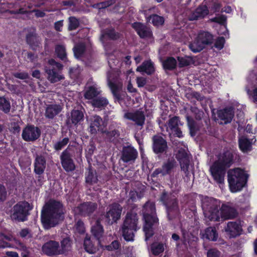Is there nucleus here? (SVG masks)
<instances>
[{"instance_id": "37998d69", "label": "nucleus", "mask_w": 257, "mask_h": 257, "mask_svg": "<svg viewBox=\"0 0 257 257\" xmlns=\"http://www.w3.org/2000/svg\"><path fill=\"white\" fill-rule=\"evenodd\" d=\"M204 237L211 241H216L218 238V233L215 227H207L205 230Z\"/></svg>"}, {"instance_id": "a878e982", "label": "nucleus", "mask_w": 257, "mask_h": 257, "mask_svg": "<svg viewBox=\"0 0 257 257\" xmlns=\"http://www.w3.org/2000/svg\"><path fill=\"white\" fill-rule=\"evenodd\" d=\"M224 229L229 238H234L239 235L242 231L241 226L235 221L228 222Z\"/></svg>"}, {"instance_id": "13d9d810", "label": "nucleus", "mask_w": 257, "mask_h": 257, "mask_svg": "<svg viewBox=\"0 0 257 257\" xmlns=\"http://www.w3.org/2000/svg\"><path fill=\"white\" fill-rule=\"evenodd\" d=\"M19 235L22 238H31L32 237L31 230L29 228H25L20 230Z\"/></svg>"}, {"instance_id": "a211bd4d", "label": "nucleus", "mask_w": 257, "mask_h": 257, "mask_svg": "<svg viewBox=\"0 0 257 257\" xmlns=\"http://www.w3.org/2000/svg\"><path fill=\"white\" fill-rule=\"evenodd\" d=\"M132 27L141 39H150L153 37L151 29L142 23L134 22Z\"/></svg>"}, {"instance_id": "864d4df0", "label": "nucleus", "mask_w": 257, "mask_h": 257, "mask_svg": "<svg viewBox=\"0 0 257 257\" xmlns=\"http://www.w3.org/2000/svg\"><path fill=\"white\" fill-rule=\"evenodd\" d=\"M151 251L155 255H158L164 251V246L163 243H153L151 245Z\"/></svg>"}, {"instance_id": "79ce46f5", "label": "nucleus", "mask_w": 257, "mask_h": 257, "mask_svg": "<svg viewBox=\"0 0 257 257\" xmlns=\"http://www.w3.org/2000/svg\"><path fill=\"white\" fill-rule=\"evenodd\" d=\"M198 41L203 45H209L212 43V35L208 32L200 33L198 36Z\"/></svg>"}, {"instance_id": "3c124183", "label": "nucleus", "mask_w": 257, "mask_h": 257, "mask_svg": "<svg viewBox=\"0 0 257 257\" xmlns=\"http://www.w3.org/2000/svg\"><path fill=\"white\" fill-rule=\"evenodd\" d=\"M0 248H5L7 247H11V243L8 242L7 241H10L12 240V236L5 235L3 233H0Z\"/></svg>"}, {"instance_id": "473e14b6", "label": "nucleus", "mask_w": 257, "mask_h": 257, "mask_svg": "<svg viewBox=\"0 0 257 257\" xmlns=\"http://www.w3.org/2000/svg\"><path fill=\"white\" fill-rule=\"evenodd\" d=\"M238 146L240 151L243 153H247L252 149V145L250 140L244 137L239 139Z\"/></svg>"}, {"instance_id": "4be33fe9", "label": "nucleus", "mask_w": 257, "mask_h": 257, "mask_svg": "<svg viewBox=\"0 0 257 257\" xmlns=\"http://www.w3.org/2000/svg\"><path fill=\"white\" fill-rule=\"evenodd\" d=\"M34 172L36 175H42L46 167V160L42 155L36 154L34 162Z\"/></svg>"}, {"instance_id": "09e8293b", "label": "nucleus", "mask_w": 257, "mask_h": 257, "mask_svg": "<svg viewBox=\"0 0 257 257\" xmlns=\"http://www.w3.org/2000/svg\"><path fill=\"white\" fill-rule=\"evenodd\" d=\"M80 26V22L78 19L74 16H70L68 18V30L70 31L76 30Z\"/></svg>"}, {"instance_id": "72a5a7b5", "label": "nucleus", "mask_w": 257, "mask_h": 257, "mask_svg": "<svg viewBox=\"0 0 257 257\" xmlns=\"http://www.w3.org/2000/svg\"><path fill=\"white\" fill-rule=\"evenodd\" d=\"M91 232L93 235L97 239H99L102 236L104 229L99 220H97L95 224L91 227Z\"/></svg>"}, {"instance_id": "f257e3e1", "label": "nucleus", "mask_w": 257, "mask_h": 257, "mask_svg": "<svg viewBox=\"0 0 257 257\" xmlns=\"http://www.w3.org/2000/svg\"><path fill=\"white\" fill-rule=\"evenodd\" d=\"M64 218V208L59 201L54 199L45 203L41 212V221L45 229L58 225Z\"/></svg>"}, {"instance_id": "603ef678", "label": "nucleus", "mask_w": 257, "mask_h": 257, "mask_svg": "<svg viewBox=\"0 0 257 257\" xmlns=\"http://www.w3.org/2000/svg\"><path fill=\"white\" fill-rule=\"evenodd\" d=\"M177 59L178 61V67L183 68L190 65L192 59L190 57L185 56L184 57L178 56Z\"/></svg>"}, {"instance_id": "c03bdc74", "label": "nucleus", "mask_w": 257, "mask_h": 257, "mask_svg": "<svg viewBox=\"0 0 257 257\" xmlns=\"http://www.w3.org/2000/svg\"><path fill=\"white\" fill-rule=\"evenodd\" d=\"M84 248L87 252L93 253L96 251V248L91 240L90 237L86 235L83 242Z\"/></svg>"}, {"instance_id": "58836bf2", "label": "nucleus", "mask_w": 257, "mask_h": 257, "mask_svg": "<svg viewBox=\"0 0 257 257\" xmlns=\"http://www.w3.org/2000/svg\"><path fill=\"white\" fill-rule=\"evenodd\" d=\"M98 178L95 170H93L89 167L88 173L86 174L85 182L89 185H93L97 183Z\"/></svg>"}, {"instance_id": "dca6fc26", "label": "nucleus", "mask_w": 257, "mask_h": 257, "mask_svg": "<svg viewBox=\"0 0 257 257\" xmlns=\"http://www.w3.org/2000/svg\"><path fill=\"white\" fill-rule=\"evenodd\" d=\"M183 124L181 122L180 117L179 116H174L170 118L168 122L167 131H169L175 137L179 138L183 137L182 132L179 127V125H182Z\"/></svg>"}, {"instance_id": "7ed1b4c3", "label": "nucleus", "mask_w": 257, "mask_h": 257, "mask_svg": "<svg viewBox=\"0 0 257 257\" xmlns=\"http://www.w3.org/2000/svg\"><path fill=\"white\" fill-rule=\"evenodd\" d=\"M143 218L144 224L143 230L145 234V240L148 241L154 234V230L159 224L156 205L154 202L147 201L143 205Z\"/></svg>"}, {"instance_id": "2f4dec72", "label": "nucleus", "mask_w": 257, "mask_h": 257, "mask_svg": "<svg viewBox=\"0 0 257 257\" xmlns=\"http://www.w3.org/2000/svg\"><path fill=\"white\" fill-rule=\"evenodd\" d=\"M176 165V162L174 159H169L164 162L161 167L163 172V176L171 174Z\"/></svg>"}, {"instance_id": "2eb2a0df", "label": "nucleus", "mask_w": 257, "mask_h": 257, "mask_svg": "<svg viewBox=\"0 0 257 257\" xmlns=\"http://www.w3.org/2000/svg\"><path fill=\"white\" fill-rule=\"evenodd\" d=\"M84 120V113L82 110L73 109L70 115H68L66 120V124L69 127L73 126H77Z\"/></svg>"}, {"instance_id": "052dcab7", "label": "nucleus", "mask_w": 257, "mask_h": 257, "mask_svg": "<svg viewBox=\"0 0 257 257\" xmlns=\"http://www.w3.org/2000/svg\"><path fill=\"white\" fill-rule=\"evenodd\" d=\"M76 230L79 234H83L85 231L84 224L81 220H79L75 224Z\"/></svg>"}, {"instance_id": "393cba45", "label": "nucleus", "mask_w": 257, "mask_h": 257, "mask_svg": "<svg viewBox=\"0 0 257 257\" xmlns=\"http://www.w3.org/2000/svg\"><path fill=\"white\" fill-rule=\"evenodd\" d=\"M26 43L33 50H36L41 44L40 39L35 30L29 31L26 36Z\"/></svg>"}, {"instance_id": "f03ea898", "label": "nucleus", "mask_w": 257, "mask_h": 257, "mask_svg": "<svg viewBox=\"0 0 257 257\" xmlns=\"http://www.w3.org/2000/svg\"><path fill=\"white\" fill-rule=\"evenodd\" d=\"M239 157L236 150H227L220 154L217 159L210 167V171L213 180L218 184L224 182L226 171L234 162V159Z\"/></svg>"}, {"instance_id": "6e6d98bb", "label": "nucleus", "mask_w": 257, "mask_h": 257, "mask_svg": "<svg viewBox=\"0 0 257 257\" xmlns=\"http://www.w3.org/2000/svg\"><path fill=\"white\" fill-rule=\"evenodd\" d=\"M120 247V243L117 240L112 241L110 244L102 246L103 250H106L109 251H115Z\"/></svg>"}, {"instance_id": "de8ad7c7", "label": "nucleus", "mask_w": 257, "mask_h": 257, "mask_svg": "<svg viewBox=\"0 0 257 257\" xmlns=\"http://www.w3.org/2000/svg\"><path fill=\"white\" fill-rule=\"evenodd\" d=\"M99 92L94 86H89L84 93V97L87 99H91L96 97Z\"/></svg>"}, {"instance_id": "7c9ffc66", "label": "nucleus", "mask_w": 257, "mask_h": 257, "mask_svg": "<svg viewBox=\"0 0 257 257\" xmlns=\"http://www.w3.org/2000/svg\"><path fill=\"white\" fill-rule=\"evenodd\" d=\"M108 86L111 91L115 101H117L119 103H120L123 100L126 93L125 92L122 93H119V87L115 82L109 81Z\"/></svg>"}, {"instance_id": "4c0bfd02", "label": "nucleus", "mask_w": 257, "mask_h": 257, "mask_svg": "<svg viewBox=\"0 0 257 257\" xmlns=\"http://www.w3.org/2000/svg\"><path fill=\"white\" fill-rule=\"evenodd\" d=\"M71 240L69 237H67L64 238L61 241V246L59 245L60 252L61 254L67 253L71 250Z\"/></svg>"}, {"instance_id": "423d86ee", "label": "nucleus", "mask_w": 257, "mask_h": 257, "mask_svg": "<svg viewBox=\"0 0 257 257\" xmlns=\"http://www.w3.org/2000/svg\"><path fill=\"white\" fill-rule=\"evenodd\" d=\"M138 216L133 211L127 212L121 227L122 235L127 241L134 240L135 233L139 229L138 226Z\"/></svg>"}, {"instance_id": "c85d7f7f", "label": "nucleus", "mask_w": 257, "mask_h": 257, "mask_svg": "<svg viewBox=\"0 0 257 257\" xmlns=\"http://www.w3.org/2000/svg\"><path fill=\"white\" fill-rule=\"evenodd\" d=\"M137 71L142 73H146L147 75H152L155 71L154 64L151 60H146L137 68Z\"/></svg>"}, {"instance_id": "9d476101", "label": "nucleus", "mask_w": 257, "mask_h": 257, "mask_svg": "<svg viewBox=\"0 0 257 257\" xmlns=\"http://www.w3.org/2000/svg\"><path fill=\"white\" fill-rule=\"evenodd\" d=\"M41 134V130L33 124H28L24 128L22 138L26 142H34L38 140Z\"/></svg>"}, {"instance_id": "39448f33", "label": "nucleus", "mask_w": 257, "mask_h": 257, "mask_svg": "<svg viewBox=\"0 0 257 257\" xmlns=\"http://www.w3.org/2000/svg\"><path fill=\"white\" fill-rule=\"evenodd\" d=\"M160 201L165 207L167 219L169 221L179 218L180 214L179 202L174 195L164 191L161 195Z\"/></svg>"}, {"instance_id": "4d7b16f0", "label": "nucleus", "mask_w": 257, "mask_h": 257, "mask_svg": "<svg viewBox=\"0 0 257 257\" xmlns=\"http://www.w3.org/2000/svg\"><path fill=\"white\" fill-rule=\"evenodd\" d=\"M69 142V139L68 138H64L61 141L56 142L54 145V148L56 151L61 150L68 144Z\"/></svg>"}, {"instance_id": "680f3d73", "label": "nucleus", "mask_w": 257, "mask_h": 257, "mask_svg": "<svg viewBox=\"0 0 257 257\" xmlns=\"http://www.w3.org/2000/svg\"><path fill=\"white\" fill-rule=\"evenodd\" d=\"M191 110L192 112H193L195 115V118L197 120H201L202 118L204 112L202 110L199 109L196 107H191Z\"/></svg>"}, {"instance_id": "5701e85b", "label": "nucleus", "mask_w": 257, "mask_h": 257, "mask_svg": "<svg viewBox=\"0 0 257 257\" xmlns=\"http://www.w3.org/2000/svg\"><path fill=\"white\" fill-rule=\"evenodd\" d=\"M97 208L95 203L86 202L81 203L77 207L79 214L83 216H90Z\"/></svg>"}, {"instance_id": "0e129e2a", "label": "nucleus", "mask_w": 257, "mask_h": 257, "mask_svg": "<svg viewBox=\"0 0 257 257\" xmlns=\"http://www.w3.org/2000/svg\"><path fill=\"white\" fill-rule=\"evenodd\" d=\"M138 197V193L135 190H131L129 192V198L128 201L129 202H134L137 200V198Z\"/></svg>"}, {"instance_id": "338daca9", "label": "nucleus", "mask_w": 257, "mask_h": 257, "mask_svg": "<svg viewBox=\"0 0 257 257\" xmlns=\"http://www.w3.org/2000/svg\"><path fill=\"white\" fill-rule=\"evenodd\" d=\"M181 232L182 234V237L181 238V241L182 244H186L187 242H188V238L187 237V236L188 234V232L185 230L184 229H181Z\"/></svg>"}, {"instance_id": "f704fd0d", "label": "nucleus", "mask_w": 257, "mask_h": 257, "mask_svg": "<svg viewBox=\"0 0 257 257\" xmlns=\"http://www.w3.org/2000/svg\"><path fill=\"white\" fill-rule=\"evenodd\" d=\"M162 65L164 70L172 71L176 68L177 62V60L173 57H168L163 62Z\"/></svg>"}, {"instance_id": "ea45409f", "label": "nucleus", "mask_w": 257, "mask_h": 257, "mask_svg": "<svg viewBox=\"0 0 257 257\" xmlns=\"http://www.w3.org/2000/svg\"><path fill=\"white\" fill-rule=\"evenodd\" d=\"M186 119L190 131V134L191 137H195L196 135L197 132L199 131L198 127L197 126L196 122L191 116L186 115Z\"/></svg>"}, {"instance_id": "6ab92c4d", "label": "nucleus", "mask_w": 257, "mask_h": 257, "mask_svg": "<svg viewBox=\"0 0 257 257\" xmlns=\"http://www.w3.org/2000/svg\"><path fill=\"white\" fill-rule=\"evenodd\" d=\"M124 117L135 122L137 125L140 126L144 125L146 119L144 111L140 110L134 112H126L124 114Z\"/></svg>"}, {"instance_id": "ddd939ff", "label": "nucleus", "mask_w": 257, "mask_h": 257, "mask_svg": "<svg viewBox=\"0 0 257 257\" xmlns=\"http://www.w3.org/2000/svg\"><path fill=\"white\" fill-rule=\"evenodd\" d=\"M60 159L62 166L66 172H72L75 170L76 166L72 155L67 149L62 152Z\"/></svg>"}, {"instance_id": "c9c22d12", "label": "nucleus", "mask_w": 257, "mask_h": 257, "mask_svg": "<svg viewBox=\"0 0 257 257\" xmlns=\"http://www.w3.org/2000/svg\"><path fill=\"white\" fill-rule=\"evenodd\" d=\"M86 50V47L84 43H79L76 44L73 48L74 57L77 59L81 58L83 56Z\"/></svg>"}, {"instance_id": "9b49d317", "label": "nucleus", "mask_w": 257, "mask_h": 257, "mask_svg": "<svg viewBox=\"0 0 257 257\" xmlns=\"http://www.w3.org/2000/svg\"><path fill=\"white\" fill-rule=\"evenodd\" d=\"M152 140V149L155 154L161 155L167 152L168 148L167 142L162 136L154 135Z\"/></svg>"}, {"instance_id": "e2e57ef3", "label": "nucleus", "mask_w": 257, "mask_h": 257, "mask_svg": "<svg viewBox=\"0 0 257 257\" xmlns=\"http://www.w3.org/2000/svg\"><path fill=\"white\" fill-rule=\"evenodd\" d=\"M220 252L216 249H209L207 252V257H220Z\"/></svg>"}, {"instance_id": "412c9836", "label": "nucleus", "mask_w": 257, "mask_h": 257, "mask_svg": "<svg viewBox=\"0 0 257 257\" xmlns=\"http://www.w3.org/2000/svg\"><path fill=\"white\" fill-rule=\"evenodd\" d=\"M238 215L237 210L228 204H222L220 207V216L221 220L232 219Z\"/></svg>"}, {"instance_id": "4468645a", "label": "nucleus", "mask_w": 257, "mask_h": 257, "mask_svg": "<svg viewBox=\"0 0 257 257\" xmlns=\"http://www.w3.org/2000/svg\"><path fill=\"white\" fill-rule=\"evenodd\" d=\"M33 209L32 205L26 201L17 203V221L24 222L28 220L30 211Z\"/></svg>"}, {"instance_id": "20e7f679", "label": "nucleus", "mask_w": 257, "mask_h": 257, "mask_svg": "<svg viewBox=\"0 0 257 257\" xmlns=\"http://www.w3.org/2000/svg\"><path fill=\"white\" fill-rule=\"evenodd\" d=\"M201 203L205 218L211 221H220V201L213 197L205 196L202 198Z\"/></svg>"}, {"instance_id": "1a4fd4ad", "label": "nucleus", "mask_w": 257, "mask_h": 257, "mask_svg": "<svg viewBox=\"0 0 257 257\" xmlns=\"http://www.w3.org/2000/svg\"><path fill=\"white\" fill-rule=\"evenodd\" d=\"M109 210L106 212L104 217L108 225L116 222L120 218L122 208L118 203H113L109 206Z\"/></svg>"}, {"instance_id": "f8f14e48", "label": "nucleus", "mask_w": 257, "mask_h": 257, "mask_svg": "<svg viewBox=\"0 0 257 257\" xmlns=\"http://www.w3.org/2000/svg\"><path fill=\"white\" fill-rule=\"evenodd\" d=\"M138 156L137 150L132 145L123 146L121 151V160L123 163H134Z\"/></svg>"}, {"instance_id": "a19ab883", "label": "nucleus", "mask_w": 257, "mask_h": 257, "mask_svg": "<svg viewBox=\"0 0 257 257\" xmlns=\"http://www.w3.org/2000/svg\"><path fill=\"white\" fill-rule=\"evenodd\" d=\"M103 133L105 134L106 140L110 143H116L120 136L119 131L116 129L110 131H105Z\"/></svg>"}, {"instance_id": "b1692460", "label": "nucleus", "mask_w": 257, "mask_h": 257, "mask_svg": "<svg viewBox=\"0 0 257 257\" xmlns=\"http://www.w3.org/2000/svg\"><path fill=\"white\" fill-rule=\"evenodd\" d=\"M104 127V122L100 116L95 115L90 118L89 129L91 134L95 135L97 132H102Z\"/></svg>"}, {"instance_id": "a18cd8bd", "label": "nucleus", "mask_w": 257, "mask_h": 257, "mask_svg": "<svg viewBox=\"0 0 257 257\" xmlns=\"http://www.w3.org/2000/svg\"><path fill=\"white\" fill-rule=\"evenodd\" d=\"M55 53L58 58L62 61L65 62L67 60L66 48L63 45H57L55 47Z\"/></svg>"}, {"instance_id": "5fc2aeb1", "label": "nucleus", "mask_w": 257, "mask_h": 257, "mask_svg": "<svg viewBox=\"0 0 257 257\" xmlns=\"http://www.w3.org/2000/svg\"><path fill=\"white\" fill-rule=\"evenodd\" d=\"M11 105L10 101L5 97L0 96V109L5 113H7L10 112Z\"/></svg>"}, {"instance_id": "aec40b11", "label": "nucleus", "mask_w": 257, "mask_h": 257, "mask_svg": "<svg viewBox=\"0 0 257 257\" xmlns=\"http://www.w3.org/2000/svg\"><path fill=\"white\" fill-rule=\"evenodd\" d=\"M176 158L179 162L181 170L187 175L189 173V158L188 154L184 149H179L176 155Z\"/></svg>"}, {"instance_id": "c756f323", "label": "nucleus", "mask_w": 257, "mask_h": 257, "mask_svg": "<svg viewBox=\"0 0 257 257\" xmlns=\"http://www.w3.org/2000/svg\"><path fill=\"white\" fill-rule=\"evenodd\" d=\"M61 106L59 104H48L45 109V117L48 119H53L61 111Z\"/></svg>"}, {"instance_id": "6e6552de", "label": "nucleus", "mask_w": 257, "mask_h": 257, "mask_svg": "<svg viewBox=\"0 0 257 257\" xmlns=\"http://www.w3.org/2000/svg\"><path fill=\"white\" fill-rule=\"evenodd\" d=\"M63 65L56 62L54 59H50L47 64L45 66L44 70L48 80L52 83H54L64 79L61 74Z\"/></svg>"}, {"instance_id": "bb28decb", "label": "nucleus", "mask_w": 257, "mask_h": 257, "mask_svg": "<svg viewBox=\"0 0 257 257\" xmlns=\"http://www.w3.org/2000/svg\"><path fill=\"white\" fill-rule=\"evenodd\" d=\"M218 118L222 120L224 124L230 123L234 117V111L231 107H226L219 110L217 112Z\"/></svg>"}, {"instance_id": "bf43d9fd", "label": "nucleus", "mask_w": 257, "mask_h": 257, "mask_svg": "<svg viewBox=\"0 0 257 257\" xmlns=\"http://www.w3.org/2000/svg\"><path fill=\"white\" fill-rule=\"evenodd\" d=\"M225 42V40L223 37H219L216 39L215 42L214 47L220 50L224 47Z\"/></svg>"}, {"instance_id": "f3484780", "label": "nucleus", "mask_w": 257, "mask_h": 257, "mask_svg": "<svg viewBox=\"0 0 257 257\" xmlns=\"http://www.w3.org/2000/svg\"><path fill=\"white\" fill-rule=\"evenodd\" d=\"M42 249L44 253L48 256L61 255L59 250V242L50 240L45 242Z\"/></svg>"}, {"instance_id": "0eeeda50", "label": "nucleus", "mask_w": 257, "mask_h": 257, "mask_svg": "<svg viewBox=\"0 0 257 257\" xmlns=\"http://www.w3.org/2000/svg\"><path fill=\"white\" fill-rule=\"evenodd\" d=\"M227 180L231 192L240 191L246 182L244 171L238 168L230 169L227 172Z\"/></svg>"}, {"instance_id": "49530a36", "label": "nucleus", "mask_w": 257, "mask_h": 257, "mask_svg": "<svg viewBox=\"0 0 257 257\" xmlns=\"http://www.w3.org/2000/svg\"><path fill=\"white\" fill-rule=\"evenodd\" d=\"M149 22L151 21L152 24L155 26H162L164 23V18L163 17L159 16L157 14H153L148 18Z\"/></svg>"}, {"instance_id": "774afa93", "label": "nucleus", "mask_w": 257, "mask_h": 257, "mask_svg": "<svg viewBox=\"0 0 257 257\" xmlns=\"http://www.w3.org/2000/svg\"><path fill=\"white\" fill-rule=\"evenodd\" d=\"M171 239L173 241H174L176 242V247L179 248L180 245V243L179 242V241H181V239L179 235L176 233H173L172 234Z\"/></svg>"}, {"instance_id": "69168bd1", "label": "nucleus", "mask_w": 257, "mask_h": 257, "mask_svg": "<svg viewBox=\"0 0 257 257\" xmlns=\"http://www.w3.org/2000/svg\"><path fill=\"white\" fill-rule=\"evenodd\" d=\"M7 191L5 186L0 184V201H3L6 199Z\"/></svg>"}, {"instance_id": "8fccbe9b", "label": "nucleus", "mask_w": 257, "mask_h": 257, "mask_svg": "<svg viewBox=\"0 0 257 257\" xmlns=\"http://www.w3.org/2000/svg\"><path fill=\"white\" fill-rule=\"evenodd\" d=\"M107 99L104 97H97L93 99L92 101V105L94 107L101 108L105 107L108 104Z\"/></svg>"}, {"instance_id": "e433bc0d", "label": "nucleus", "mask_w": 257, "mask_h": 257, "mask_svg": "<svg viewBox=\"0 0 257 257\" xmlns=\"http://www.w3.org/2000/svg\"><path fill=\"white\" fill-rule=\"evenodd\" d=\"M102 36L111 40H117L120 38V34L113 28H107L103 31Z\"/></svg>"}, {"instance_id": "cd10ccee", "label": "nucleus", "mask_w": 257, "mask_h": 257, "mask_svg": "<svg viewBox=\"0 0 257 257\" xmlns=\"http://www.w3.org/2000/svg\"><path fill=\"white\" fill-rule=\"evenodd\" d=\"M209 13V10L206 5H200L191 14L190 20L191 21L203 19Z\"/></svg>"}]
</instances>
